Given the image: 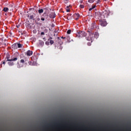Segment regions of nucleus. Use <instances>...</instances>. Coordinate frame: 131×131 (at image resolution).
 Masks as SVG:
<instances>
[{
    "label": "nucleus",
    "instance_id": "obj_33",
    "mask_svg": "<svg viewBox=\"0 0 131 131\" xmlns=\"http://www.w3.org/2000/svg\"><path fill=\"white\" fill-rule=\"evenodd\" d=\"M45 32H46V33L48 32V30L47 29H45Z\"/></svg>",
    "mask_w": 131,
    "mask_h": 131
},
{
    "label": "nucleus",
    "instance_id": "obj_1",
    "mask_svg": "<svg viewBox=\"0 0 131 131\" xmlns=\"http://www.w3.org/2000/svg\"><path fill=\"white\" fill-rule=\"evenodd\" d=\"M18 60V58L17 57H13V56H11L10 55L9 53H7L6 57L5 59V61L8 62V61H17Z\"/></svg>",
    "mask_w": 131,
    "mask_h": 131
},
{
    "label": "nucleus",
    "instance_id": "obj_12",
    "mask_svg": "<svg viewBox=\"0 0 131 131\" xmlns=\"http://www.w3.org/2000/svg\"><path fill=\"white\" fill-rule=\"evenodd\" d=\"M34 62H32L31 61H30V60H28V64H29V65H30L31 66H34Z\"/></svg>",
    "mask_w": 131,
    "mask_h": 131
},
{
    "label": "nucleus",
    "instance_id": "obj_8",
    "mask_svg": "<svg viewBox=\"0 0 131 131\" xmlns=\"http://www.w3.org/2000/svg\"><path fill=\"white\" fill-rule=\"evenodd\" d=\"M99 29V26H97L96 25V23H93L91 24V29H92V30L95 29Z\"/></svg>",
    "mask_w": 131,
    "mask_h": 131
},
{
    "label": "nucleus",
    "instance_id": "obj_30",
    "mask_svg": "<svg viewBox=\"0 0 131 131\" xmlns=\"http://www.w3.org/2000/svg\"><path fill=\"white\" fill-rule=\"evenodd\" d=\"M41 35H45V32H41Z\"/></svg>",
    "mask_w": 131,
    "mask_h": 131
},
{
    "label": "nucleus",
    "instance_id": "obj_3",
    "mask_svg": "<svg viewBox=\"0 0 131 131\" xmlns=\"http://www.w3.org/2000/svg\"><path fill=\"white\" fill-rule=\"evenodd\" d=\"M28 60H30L29 57H24L20 60V63H22V64H25V65H27L28 64Z\"/></svg>",
    "mask_w": 131,
    "mask_h": 131
},
{
    "label": "nucleus",
    "instance_id": "obj_15",
    "mask_svg": "<svg viewBox=\"0 0 131 131\" xmlns=\"http://www.w3.org/2000/svg\"><path fill=\"white\" fill-rule=\"evenodd\" d=\"M39 45H40L41 47H42V46L45 45V42L42 40H39Z\"/></svg>",
    "mask_w": 131,
    "mask_h": 131
},
{
    "label": "nucleus",
    "instance_id": "obj_36",
    "mask_svg": "<svg viewBox=\"0 0 131 131\" xmlns=\"http://www.w3.org/2000/svg\"><path fill=\"white\" fill-rule=\"evenodd\" d=\"M61 38L65 39V38H66V37H64L62 36V37H61Z\"/></svg>",
    "mask_w": 131,
    "mask_h": 131
},
{
    "label": "nucleus",
    "instance_id": "obj_2",
    "mask_svg": "<svg viewBox=\"0 0 131 131\" xmlns=\"http://www.w3.org/2000/svg\"><path fill=\"white\" fill-rule=\"evenodd\" d=\"M36 16V14L33 12L29 13V14H28V17L29 18L30 20H33V21L35 20Z\"/></svg>",
    "mask_w": 131,
    "mask_h": 131
},
{
    "label": "nucleus",
    "instance_id": "obj_31",
    "mask_svg": "<svg viewBox=\"0 0 131 131\" xmlns=\"http://www.w3.org/2000/svg\"><path fill=\"white\" fill-rule=\"evenodd\" d=\"M2 64H4L5 65V64H6V60L3 61Z\"/></svg>",
    "mask_w": 131,
    "mask_h": 131
},
{
    "label": "nucleus",
    "instance_id": "obj_23",
    "mask_svg": "<svg viewBox=\"0 0 131 131\" xmlns=\"http://www.w3.org/2000/svg\"><path fill=\"white\" fill-rule=\"evenodd\" d=\"M68 34H70L71 33V30H68L67 32Z\"/></svg>",
    "mask_w": 131,
    "mask_h": 131
},
{
    "label": "nucleus",
    "instance_id": "obj_27",
    "mask_svg": "<svg viewBox=\"0 0 131 131\" xmlns=\"http://www.w3.org/2000/svg\"><path fill=\"white\" fill-rule=\"evenodd\" d=\"M87 45H88V46H92V43L91 42H88L87 43Z\"/></svg>",
    "mask_w": 131,
    "mask_h": 131
},
{
    "label": "nucleus",
    "instance_id": "obj_38",
    "mask_svg": "<svg viewBox=\"0 0 131 131\" xmlns=\"http://www.w3.org/2000/svg\"><path fill=\"white\" fill-rule=\"evenodd\" d=\"M67 19H68V20H70V18H67Z\"/></svg>",
    "mask_w": 131,
    "mask_h": 131
},
{
    "label": "nucleus",
    "instance_id": "obj_9",
    "mask_svg": "<svg viewBox=\"0 0 131 131\" xmlns=\"http://www.w3.org/2000/svg\"><path fill=\"white\" fill-rule=\"evenodd\" d=\"M49 17L52 19H54V18H56V13H55V12H51L49 14Z\"/></svg>",
    "mask_w": 131,
    "mask_h": 131
},
{
    "label": "nucleus",
    "instance_id": "obj_17",
    "mask_svg": "<svg viewBox=\"0 0 131 131\" xmlns=\"http://www.w3.org/2000/svg\"><path fill=\"white\" fill-rule=\"evenodd\" d=\"M38 12L39 14H42V13H43V9H39L38 10Z\"/></svg>",
    "mask_w": 131,
    "mask_h": 131
},
{
    "label": "nucleus",
    "instance_id": "obj_18",
    "mask_svg": "<svg viewBox=\"0 0 131 131\" xmlns=\"http://www.w3.org/2000/svg\"><path fill=\"white\" fill-rule=\"evenodd\" d=\"M22 47H23V45H21V43H17V49L20 48H22Z\"/></svg>",
    "mask_w": 131,
    "mask_h": 131
},
{
    "label": "nucleus",
    "instance_id": "obj_5",
    "mask_svg": "<svg viewBox=\"0 0 131 131\" xmlns=\"http://www.w3.org/2000/svg\"><path fill=\"white\" fill-rule=\"evenodd\" d=\"M86 33H85L84 31H79L77 34V36L78 37H83L84 36H86Z\"/></svg>",
    "mask_w": 131,
    "mask_h": 131
},
{
    "label": "nucleus",
    "instance_id": "obj_13",
    "mask_svg": "<svg viewBox=\"0 0 131 131\" xmlns=\"http://www.w3.org/2000/svg\"><path fill=\"white\" fill-rule=\"evenodd\" d=\"M12 49H14V50L16 49H18L17 43L12 45Z\"/></svg>",
    "mask_w": 131,
    "mask_h": 131
},
{
    "label": "nucleus",
    "instance_id": "obj_10",
    "mask_svg": "<svg viewBox=\"0 0 131 131\" xmlns=\"http://www.w3.org/2000/svg\"><path fill=\"white\" fill-rule=\"evenodd\" d=\"M33 54V52L32 51L28 50L27 51L26 55L28 56V57H30V56H32V55Z\"/></svg>",
    "mask_w": 131,
    "mask_h": 131
},
{
    "label": "nucleus",
    "instance_id": "obj_25",
    "mask_svg": "<svg viewBox=\"0 0 131 131\" xmlns=\"http://www.w3.org/2000/svg\"><path fill=\"white\" fill-rule=\"evenodd\" d=\"M50 43L51 45H53V44L54 43V40H51L50 41Z\"/></svg>",
    "mask_w": 131,
    "mask_h": 131
},
{
    "label": "nucleus",
    "instance_id": "obj_19",
    "mask_svg": "<svg viewBox=\"0 0 131 131\" xmlns=\"http://www.w3.org/2000/svg\"><path fill=\"white\" fill-rule=\"evenodd\" d=\"M21 67H23V65L20 64L18 62L17 63V68H21Z\"/></svg>",
    "mask_w": 131,
    "mask_h": 131
},
{
    "label": "nucleus",
    "instance_id": "obj_39",
    "mask_svg": "<svg viewBox=\"0 0 131 131\" xmlns=\"http://www.w3.org/2000/svg\"><path fill=\"white\" fill-rule=\"evenodd\" d=\"M98 3H99L100 2V0H98Z\"/></svg>",
    "mask_w": 131,
    "mask_h": 131
},
{
    "label": "nucleus",
    "instance_id": "obj_35",
    "mask_svg": "<svg viewBox=\"0 0 131 131\" xmlns=\"http://www.w3.org/2000/svg\"><path fill=\"white\" fill-rule=\"evenodd\" d=\"M82 2H83V1H80V4H82Z\"/></svg>",
    "mask_w": 131,
    "mask_h": 131
},
{
    "label": "nucleus",
    "instance_id": "obj_29",
    "mask_svg": "<svg viewBox=\"0 0 131 131\" xmlns=\"http://www.w3.org/2000/svg\"><path fill=\"white\" fill-rule=\"evenodd\" d=\"M92 8L93 9H95L96 8V5H93Z\"/></svg>",
    "mask_w": 131,
    "mask_h": 131
},
{
    "label": "nucleus",
    "instance_id": "obj_32",
    "mask_svg": "<svg viewBox=\"0 0 131 131\" xmlns=\"http://www.w3.org/2000/svg\"><path fill=\"white\" fill-rule=\"evenodd\" d=\"M67 12H70V10H69V9H67Z\"/></svg>",
    "mask_w": 131,
    "mask_h": 131
},
{
    "label": "nucleus",
    "instance_id": "obj_26",
    "mask_svg": "<svg viewBox=\"0 0 131 131\" xmlns=\"http://www.w3.org/2000/svg\"><path fill=\"white\" fill-rule=\"evenodd\" d=\"M69 0H63L64 4H68Z\"/></svg>",
    "mask_w": 131,
    "mask_h": 131
},
{
    "label": "nucleus",
    "instance_id": "obj_21",
    "mask_svg": "<svg viewBox=\"0 0 131 131\" xmlns=\"http://www.w3.org/2000/svg\"><path fill=\"white\" fill-rule=\"evenodd\" d=\"M79 7L81 9H84V5H80Z\"/></svg>",
    "mask_w": 131,
    "mask_h": 131
},
{
    "label": "nucleus",
    "instance_id": "obj_16",
    "mask_svg": "<svg viewBox=\"0 0 131 131\" xmlns=\"http://www.w3.org/2000/svg\"><path fill=\"white\" fill-rule=\"evenodd\" d=\"M8 64L9 66H13V65H14V62L13 61H8Z\"/></svg>",
    "mask_w": 131,
    "mask_h": 131
},
{
    "label": "nucleus",
    "instance_id": "obj_11",
    "mask_svg": "<svg viewBox=\"0 0 131 131\" xmlns=\"http://www.w3.org/2000/svg\"><path fill=\"white\" fill-rule=\"evenodd\" d=\"M80 15L78 13H75L74 14V18L75 19V20H78V19H79V17H80Z\"/></svg>",
    "mask_w": 131,
    "mask_h": 131
},
{
    "label": "nucleus",
    "instance_id": "obj_6",
    "mask_svg": "<svg viewBox=\"0 0 131 131\" xmlns=\"http://www.w3.org/2000/svg\"><path fill=\"white\" fill-rule=\"evenodd\" d=\"M88 32L89 33V36L88 37H86V39L89 41L92 40V39H93V37H94V33H93L91 31H88Z\"/></svg>",
    "mask_w": 131,
    "mask_h": 131
},
{
    "label": "nucleus",
    "instance_id": "obj_37",
    "mask_svg": "<svg viewBox=\"0 0 131 131\" xmlns=\"http://www.w3.org/2000/svg\"><path fill=\"white\" fill-rule=\"evenodd\" d=\"M48 43H49V42L46 41V45H48Z\"/></svg>",
    "mask_w": 131,
    "mask_h": 131
},
{
    "label": "nucleus",
    "instance_id": "obj_28",
    "mask_svg": "<svg viewBox=\"0 0 131 131\" xmlns=\"http://www.w3.org/2000/svg\"><path fill=\"white\" fill-rule=\"evenodd\" d=\"M36 20H37V21H40V18L39 17H37V18H36Z\"/></svg>",
    "mask_w": 131,
    "mask_h": 131
},
{
    "label": "nucleus",
    "instance_id": "obj_34",
    "mask_svg": "<svg viewBox=\"0 0 131 131\" xmlns=\"http://www.w3.org/2000/svg\"><path fill=\"white\" fill-rule=\"evenodd\" d=\"M92 10H93L92 7L91 8H90V9H89V11H92Z\"/></svg>",
    "mask_w": 131,
    "mask_h": 131
},
{
    "label": "nucleus",
    "instance_id": "obj_22",
    "mask_svg": "<svg viewBox=\"0 0 131 131\" xmlns=\"http://www.w3.org/2000/svg\"><path fill=\"white\" fill-rule=\"evenodd\" d=\"M88 2H89L90 4H93V3H94V2H95V0H89Z\"/></svg>",
    "mask_w": 131,
    "mask_h": 131
},
{
    "label": "nucleus",
    "instance_id": "obj_14",
    "mask_svg": "<svg viewBox=\"0 0 131 131\" xmlns=\"http://www.w3.org/2000/svg\"><path fill=\"white\" fill-rule=\"evenodd\" d=\"M3 12H5V13H7L9 12V8L8 7H5L3 9Z\"/></svg>",
    "mask_w": 131,
    "mask_h": 131
},
{
    "label": "nucleus",
    "instance_id": "obj_40",
    "mask_svg": "<svg viewBox=\"0 0 131 131\" xmlns=\"http://www.w3.org/2000/svg\"><path fill=\"white\" fill-rule=\"evenodd\" d=\"M67 8H69V6H67Z\"/></svg>",
    "mask_w": 131,
    "mask_h": 131
},
{
    "label": "nucleus",
    "instance_id": "obj_4",
    "mask_svg": "<svg viewBox=\"0 0 131 131\" xmlns=\"http://www.w3.org/2000/svg\"><path fill=\"white\" fill-rule=\"evenodd\" d=\"M49 18V14L47 13V12H44L42 16H40V19L41 21H45L46 19H48Z\"/></svg>",
    "mask_w": 131,
    "mask_h": 131
},
{
    "label": "nucleus",
    "instance_id": "obj_7",
    "mask_svg": "<svg viewBox=\"0 0 131 131\" xmlns=\"http://www.w3.org/2000/svg\"><path fill=\"white\" fill-rule=\"evenodd\" d=\"M100 24L101 26H103V27L106 26L107 25V21L105 20H99Z\"/></svg>",
    "mask_w": 131,
    "mask_h": 131
},
{
    "label": "nucleus",
    "instance_id": "obj_20",
    "mask_svg": "<svg viewBox=\"0 0 131 131\" xmlns=\"http://www.w3.org/2000/svg\"><path fill=\"white\" fill-rule=\"evenodd\" d=\"M58 49H59V50H62V49H63V47H62V45H60L58 47Z\"/></svg>",
    "mask_w": 131,
    "mask_h": 131
},
{
    "label": "nucleus",
    "instance_id": "obj_41",
    "mask_svg": "<svg viewBox=\"0 0 131 131\" xmlns=\"http://www.w3.org/2000/svg\"><path fill=\"white\" fill-rule=\"evenodd\" d=\"M52 37H50V39H52Z\"/></svg>",
    "mask_w": 131,
    "mask_h": 131
},
{
    "label": "nucleus",
    "instance_id": "obj_24",
    "mask_svg": "<svg viewBox=\"0 0 131 131\" xmlns=\"http://www.w3.org/2000/svg\"><path fill=\"white\" fill-rule=\"evenodd\" d=\"M9 8H13L14 7V4H11L9 5Z\"/></svg>",
    "mask_w": 131,
    "mask_h": 131
}]
</instances>
